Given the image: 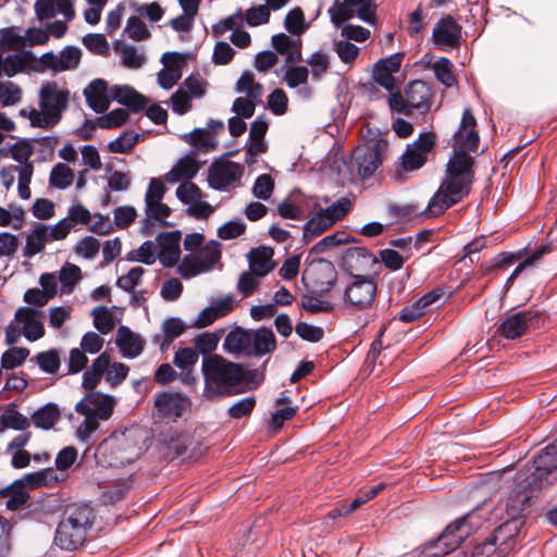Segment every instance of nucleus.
<instances>
[{"instance_id":"f257e3e1","label":"nucleus","mask_w":557,"mask_h":557,"mask_svg":"<svg viewBox=\"0 0 557 557\" xmlns=\"http://www.w3.org/2000/svg\"><path fill=\"white\" fill-rule=\"evenodd\" d=\"M475 126L476 120L471 109H465L460 126L454 135V151L445 177L424 211L428 218L441 215L469 195L474 180V160L467 151L475 152L479 148L480 137Z\"/></svg>"},{"instance_id":"f03ea898","label":"nucleus","mask_w":557,"mask_h":557,"mask_svg":"<svg viewBox=\"0 0 557 557\" xmlns=\"http://www.w3.org/2000/svg\"><path fill=\"white\" fill-rule=\"evenodd\" d=\"M201 373L203 376L202 396L207 400L212 401L245 392L243 386L244 366L230 361L221 355L203 357Z\"/></svg>"},{"instance_id":"7ed1b4c3","label":"nucleus","mask_w":557,"mask_h":557,"mask_svg":"<svg viewBox=\"0 0 557 557\" xmlns=\"http://www.w3.org/2000/svg\"><path fill=\"white\" fill-rule=\"evenodd\" d=\"M70 96V90L61 87L57 82H46L40 86L38 94L39 110L32 109L27 112L23 109L21 114L27 116L34 127H53L60 123L63 113L67 110Z\"/></svg>"},{"instance_id":"20e7f679","label":"nucleus","mask_w":557,"mask_h":557,"mask_svg":"<svg viewBox=\"0 0 557 557\" xmlns=\"http://www.w3.org/2000/svg\"><path fill=\"white\" fill-rule=\"evenodd\" d=\"M94 522V512L88 505H73L65 510L64 518L59 522L54 534V544L64 550H75L81 547L87 535V530Z\"/></svg>"},{"instance_id":"39448f33","label":"nucleus","mask_w":557,"mask_h":557,"mask_svg":"<svg viewBox=\"0 0 557 557\" xmlns=\"http://www.w3.org/2000/svg\"><path fill=\"white\" fill-rule=\"evenodd\" d=\"M540 474L539 469L533 463L525 465L518 472L516 486L506 500V513L509 519H522L521 515L531 505L532 498L537 497L543 488L553 484L548 478L543 480L542 483L535 481V478ZM543 476L546 475L543 474Z\"/></svg>"},{"instance_id":"423d86ee","label":"nucleus","mask_w":557,"mask_h":557,"mask_svg":"<svg viewBox=\"0 0 557 557\" xmlns=\"http://www.w3.org/2000/svg\"><path fill=\"white\" fill-rule=\"evenodd\" d=\"M480 524L476 512H468L448 524L436 539L426 543L423 553L426 557L445 556L455 550Z\"/></svg>"},{"instance_id":"0eeeda50","label":"nucleus","mask_w":557,"mask_h":557,"mask_svg":"<svg viewBox=\"0 0 557 557\" xmlns=\"http://www.w3.org/2000/svg\"><path fill=\"white\" fill-rule=\"evenodd\" d=\"M388 149V143L384 138H376L355 148L349 169L361 180L371 177L383 163Z\"/></svg>"},{"instance_id":"6e6552de","label":"nucleus","mask_w":557,"mask_h":557,"mask_svg":"<svg viewBox=\"0 0 557 557\" xmlns=\"http://www.w3.org/2000/svg\"><path fill=\"white\" fill-rule=\"evenodd\" d=\"M377 293V282L374 275L350 276L343 292L344 307L351 312L371 308Z\"/></svg>"},{"instance_id":"1a4fd4ad","label":"nucleus","mask_w":557,"mask_h":557,"mask_svg":"<svg viewBox=\"0 0 557 557\" xmlns=\"http://www.w3.org/2000/svg\"><path fill=\"white\" fill-rule=\"evenodd\" d=\"M435 146L436 135L433 132L420 134L417 140L407 145L405 152L401 154V169L409 172L422 168L426 163L428 157Z\"/></svg>"},{"instance_id":"9d476101","label":"nucleus","mask_w":557,"mask_h":557,"mask_svg":"<svg viewBox=\"0 0 557 557\" xmlns=\"http://www.w3.org/2000/svg\"><path fill=\"white\" fill-rule=\"evenodd\" d=\"M189 406L190 400L184 394L177 392H161L154 396L153 418L159 421H176Z\"/></svg>"},{"instance_id":"9b49d317","label":"nucleus","mask_w":557,"mask_h":557,"mask_svg":"<svg viewBox=\"0 0 557 557\" xmlns=\"http://www.w3.org/2000/svg\"><path fill=\"white\" fill-rule=\"evenodd\" d=\"M379 264V259L366 247H348L342 255V268L349 274L371 275L369 272Z\"/></svg>"},{"instance_id":"f8f14e48","label":"nucleus","mask_w":557,"mask_h":557,"mask_svg":"<svg viewBox=\"0 0 557 557\" xmlns=\"http://www.w3.org/2000/svg\"><path fill=\"white\" fill-rule=\"evenodd\" d=\"M432 40L441 50L455 49L462 42V26L447 14L438 20L432 32Z\"/></svg>"},{"instance_id":"ddd939ff","label":"nucleus","mask_w":557,"mask_h":557,"mask_svg":"<svg viewBox=\"0 0 557 557\" xmlns=\"http://www.w3.org/2000/svg\"><path fill=\"white\" fill-rule=\"evenodd\" d=\"M112 396L91 391L76 404L75 411L79 414H89L100 420H108L113 411Z\"/></svg>"},{"instance_id":"4468645a","label":"nucleus","mask_w":557,"mask_h":557,"mask_svg":"<svg viewBox=\"0 0 557 557\" xmlns=\"http://www.w3.org/2000/svg\"><path fill=\"white\" fill-rule=\"evenodd\" d=\"M244 173V166L233 161L213 163L208 172V183L216 190H224L237 182Z\"/></svg>"},{"instance_id":"2eb2a0df","label":"nucleus","mask_w":557,"mask_h":557,"mask_svg":"<svg viewBox=\"0 0 557 557\" xmlns=\"http://www.w3.org/2000/svg\"><path fill=\"white\" fill-rule=\"evenodd\" d=\"M539 313L531 310H524L509 315L505 319L496 330V333L506 339H517L525 334V332L534 326Z\"/></svg>"},{"instance_id":"dca6fc26","label":"nucleus","mask_w":557,"mask_h":557,"mask_svg":"<svg viewBox=\"0 0 557 557\" xmlns=\"http://www.w3.org/2000/svg\"><path fill=\"white\" fill-rule=\"evenodd\" d=\"M181 237L180 231L164 232L157 236V243L160 247L158 258L165 268H172L178 262Z\"/></svg>"},{"instance_id":"f3484780","label":"nucleus","mask_w":557,"mask_h":557,"mask_svg":"<svg viewBox=\"0 0 557 557\" xmlns=\"http://www.w3.org/2000/svg\"><path fill=\"white\" fill-rule=\"evenodd\" d=\"M524 521L522 519H507L497 527L488 536L494 541L507 555L516 545V537L519 534Z\"/></svg>"},{"instance_id":"a211bd4d","label":"nucleus","mask_w":557,"mask_h":557,"mask_svg":"<svg viewBox=\"0 0 557 557\" xmlns=\"http://www.w3.org/2000/svg\"><path fill=\"white\" fill-rule=\"evenodd\" d=\"M532 463L541 473L535 478V481L542 483L543 474L546 475L545 479L548 478L553 483L557 481V440L534 456Z\"/></svg>"},{"instance_id":"6ab92c4d","label":"nucleus","mask_w":557,"mask_h":557,"mask_svg":"<svg viewBox=\"0 0 557 557\" xmlns=\"http://www.w3.org/2000/svg\"><path fill=\"white\" fill-rule=\"evenodd\" d=\"M38 315L39 312L29 307H21L15 312V321L23 324V334L32 342L45 335V327Z\"/></svg>"},{"instance_id":"aec40b11","label":"nucleus","mask_w":557,"mask_h":557,"mask_svg":"<svg viewBox=\"0 0 557 557\" xmlns=\"http://www.w3.org/2000/svg\"><path fill=\"white\" fill-rule=\"evenodd\" d=\"M88 106L97 113H104L110 106L108 84L104 79L96 78L84 89Z\"/></svg>"},{"instance_id":"412c9836","label":"nucleus","mask_w":557,"mask_h":557,"mask_svg":"<svg viewBox=\"0 0 557 557\" xmlns=\"http://www.w3.org/2000/svg\"><path fill=\"white\" fill-rule=\"evenodd\" d=\"M110 97L116 102L129 108L133 112H139L145 109L148 100L145 96L137 92L129 86H113L110 89Z\"/></svg>"},{"instance_id":"4be33fe9","label":"nucleus","mask_w":557,"mask_h":557,"mask_svg":"<svg viewBox=\"0 0 557 557\" xmlns=\"http://www.w3.org/2000/svg\"><path fill=\"white\" fill-rule=\"evenodd\" d=\"M115 343L123 356L128 358L139 356L145 347V341L124 325L117 329Z\"/></svg>"},{"instance_id":"5701e85b","label":"nucleus","mask_w":557,"mask_h":557,"mask_svg":"<svg viewBox=\"0 0 557 557\" xmlns=\"http://www.w3.org/2000/svg\"><path fill=\"white\" fill-rule=\"evenodd\" d=\"M274 251L270 247L253 248L248 253L249 271L258 277H264L270 273L275 264L272 262Z\"/></svg>"},{"instance_id":"b1692460","label":"nucleus","mask_w":557,"mask_h":557,"mask_svg":"<svg viewBox=\"0 0 557 557\" xmlns=\"http://www.w3.org/2000/svg\"><path fill=\"white\" fill-rule=\"evenodd\" d=\"M252 334L242 327H235L225 337L223 348L231 354L252 355L251 351Z\"/></svg>"},{"instance_id":"393cba45","label":"nucleus","mask_w":557,"mask_h":557,"mask_svg":"<svg viewBox=\"0 0 557 557\" xmlns=\"http://www.w3.org/2000/svg\"><path fill=\"white\" fill-rule=\"evenodd\" d=\"M146 218L143 221L141 232L144 235L152 234V221L159 222L162 226H169L165 221L172 213L171 208L162 201L145 203Z\"/></svg>"},{"instance_id":"a878e982","label":"nucleus","mask_w":557,"mask_h":557,"mask_svg":"<svg viewBox=\"0 0 557 557\" xmlns=\"http://www.w3.org/2000/svg\"><path fill=\"white\" fill-rule=\"evenodd\" d=\"M407 102L411 109H428L430 89L422 81H413L405 89Z\"/></svg>"},{"instance_id":"bb28decb","label":"nucleus","mask_w":557,"mask_h":557,"mask_svg":"<svg viewBox=\"0 0 557 557\" xmlns=\"http://www.w3.org/2000/svg\"><path fill=\"white\" fill-rule=\"evenodd\" d=\"M61 412L55 404L49 403L37 409L30 417L36 428L50 430L59 421Z\"/></svg>"},{"instance_id":"cd10ccee","label":"nucleus","mask_w":557,"mask_h":557,"mask_svg":"<svg viewBox=\"0 0 557 557\" xmlns=\"http://www.w3.org/2000/svg\"><path fill=\"white\" fill-rule=\"evenodd\" d=\"M334 225L332 218L329 216L322 208L309 219L304 225V238L309 242L315 236L321 235Z\"/></svg>"},{"instance_id":"c85d7f7f","label":"nucleus","mask_w":557,"mask_h":557,"mask_svg":"<svg viewBox=\"0 0 557 557\" xmlns=\"http://www.w3.org/2000/svg\"><path fill=\"white\" fill-rule=\"evenodd\" d=\"M182 138L190 146L197 148L201 152H210L218 146V141L210 131L205 128H195L193 132L185 134Z\"/></svg>"},{"instance_id":"c756f323","label":"nucleus","mask_w":557,"mask_h":557,"mask_svg":"<svg viewBox=\"0 0 557 557\" xmlns=\"http://www.w3.org/2000/svg\"><path fill=\"white\" fill-rule=\"evenodd\" d=\"M0 495L7 497V508L10 510H16L24 506L29 496L25 491V486L22 481H15L11 485L0 490Z\"/></svg>"},{"instance_id":"7c9ffc66","label":"nucleus","mask_w":557,"mask_h":557,"mask_svg":"<svg viewBox=\"0 0 557 557\" xmlns=\"http://www.w3.org/2000/svg\"><path fill=\"white\" fill-rule=\"evenodd\" d=\"M252 355L261 356L273 351L276 348V339L272 330L267 327L258 329L252 336Z\"/></svg>"},{"instance_id":"2f4dec72","label":"nucleus","mask_w":557,"mask_h":557,"mask_svg":"<svg viewBox=\"0 0 557 557\" xmlns=\"http://www.w3.org/2000/svg\"><path fill=\"white\" fill-rule=\"evenodd\" d=\"M48 242L49 240L46 235L45 224H36L34 230L26 237L24 256L32 258L33 256L41 252L45 249L46 243Z\"/></svg>"},{"instance_id":"473e14b6","label":"nucleus","mask_w":557,"mask_h":557,"mask_svg":"<svg viewBox=\"0 0 557 557\" xmlns=\"http://www.w3.org/2000/svg\"><path fill=\"white\" fill-rule=\"evenodd\" d=\"M81 278V268L73 263H65L60 270L58 277L61 283V293L71 294Z\"/></svg>"},{"instance_id":"72a5a7b5","label":"nucleus","mask_w":557,"mask_h":557,"mask_svg":"<svg viewBox=\"0 0 557 557\" xmlns=\"http://www.w3.org/2000/svg\"><path fill=\"white\" fill-rule=\"evenodd\" d=\"M1 430L13 429L25 431L30 425V420L15 410L14 406H9L0 417Z\"/></svg>"},{"instance_id":"f704fd0d","label":"nucleus","mask_w":557,"mask_h":557,"mask_svg":"<svg viewBox=\"0 0 557 557\" xmlns=\"http://www.w3.org/2000/svg\"><path fill=\"white\" fill-rule=\"evenodd\" d=\"M74 181L73 170L65 163L55 164L50 173L49 184L59 189H65Z\"/></svg>"},{"instance_id":"c9c22d12","label":"nucleus","mask_w":557,"mask_h":557,"mask_svg":"<svg viewBox=\"0 0 557 557\" xmlns=\"http://www.w3.org/2000/svg\"><path fill=\"white\" fill-rule=\"evenodd\" d=\"M431 67L434 71L435 77L446 87H451L456 84L453 63L447 58H441Z\"/></svg>"},{"instance_id":"e433bc0d","label":"nucleus","mask_w":557,"mask_h":557,"mask_svg":"<svg viewBox=\"0 0 557 557\" xmlns=\"http://www.w3.org/2000/svg\"><path fill=\"white\" fill-rule=\"evenodd\" d=\"M138 138L137 133L125 132L108 144V150L112 153H126L137 144Z\"/></svg>"},{"instance_id":"4c0bfd02","label":"nucleus","mask_w":557,"mask_h":557,"mask_svg":"<svg viewBox=\"0 0 557 557\" xmlns=\"http://www.w3.org/2000/svg\"><path fill=\"white\" fill-rule=\"evenodd\" d=\"M127 119V110L119 108L97 119V124L102 129H110L122 126Z\"/></svg>"},{"instance_id":"58836bf2","label":"nucleus","mask_w":557,"mask_h":557,"mask_svg":"<svg viewBox=\"0 0 557 557\" xmlns=\"http://www.w3.org/2000/svg\"><path fill=\"white\" fill-rule=\"evenodd\" d=\"M94 325L101 334H108L114 329L112 313L107 307H97L92 310Z\"/></svg>"},{"instance_id":"ea45409f","label":"nucleus","mask_w":557,"mask_h":557,"mask_svg":"<svg viewBox=\"0 0 557 557\" xmlns=\"http://www.w3.org/2000/svg\"><path fill=\"white\" fill-rule=\"evenodd\" d=\"M36 361L39 368L49 374L57 373L61 364L60 356L54 349L39 352L36 356Z\"/></svg>"},{"instance_id":"a19ab883","label":"nucleus","mask_w":557,"mask_h":557,"mask_svg":"<svg viewBox=\"0 0 557 557\" xmlns=\"http://www.w3.org/2000/svg\"><path fill=\"white\" fill-rule=\"evenodd\" d=\"M145 269L141 267L132 268L127 274L122 275L116 281V286L124 292L133 293L134 288L141 283Z\"/></svg>"},{"instance_id":"79ce46f5","label":"nucleus","mask_w":557,"mask_h":557,"mask_svg":"<svg viewBox=\"0 0 557 557\" xmlns=\"http://www.w3.org/2000/svg\"><path fill=\"white\" fill-rule=\"evenodd\" d=\"M349 243V236L345 232H336L323 237L312 248V253H323L332 247Z\"/></svg>"},{"instance_id":"37998d69","label":"nucleus","mask_w":557,"mask_h":557,"mask_svg":"<svg viewBox=\"0 0 557 557\" xmlns=\"http://www.w3.org/2000/svg\"><path fill=\"white\" fill-rule=\"evenodd\" d=\"M274 190V181L270 174L259 175L252 186V195L262 200H268Z\"/></svg>"},{"instance_id":"c03bdc74","label":"nucleus","mask_w":557,"mask_h":557,"mask_svg":"<svg viewBox=\"0 0 557 557\" xmlns=\"http://www.w3.org/2000/svg\"><path fill=\"white\" fill-rule=\"evenodd\" d=\"M22 98L21 88L11 81L0 83V103L4 107L17 103Z\"/></svg>"},{"instance_id":"a18cd8bd","label":"nucleus","mask_w":557,"mask_h":557,"mask_svg":"<svg viewBox=\"0 0 557 557\" xmlns=\"http://www.w3.org/2000/svg\"><path fill=\"white\" fill-rule=\"evenodd\" d=\"M129 261H137L145 264H152L156 261V246L152 242L143 243L138 249L128 253Z\"/></svg>"},{"instance_id":"49530a36","label":"nucleus","mask_w":557,"mask_h":557,"mask_svg":"<svg viewBox=\"0 0 557 557\" xmlns=\"http://www.w3.org/2000/svg\"><path fill=\"white\" fill-rule=\"evenodd\" d=\"M259 278L260 277L251 271H245L240 274L237 282V290L243 298H247L258 290L260 285Z\"/></svg>"},{"instance_id":"de8ad7c7","label":"nucleus","mask_w":557,"mask_h":557,"mask_svg":"<svg viewBox=\"0 0 557 557\" xmlns=\"http://www.w3.org/2000/svg\"><path fill=\"white\" fill-rule=\"evenodd\" d=\"M256 404H257V400L252 396L243 398V399L236 401L235 404H233L227 409V414L230 418L237 419V420L242 419V418L249 417L251 414V412L253 411Z\"/></svg>"},{"instance_id":"09e8293b","label":"nucleus","mask_w":557,"mask_h":557,"mask_svg":"<svg viewBox=\"0 0 557 557\" xmlns=\"http://www.w3.org/2000/svg\"><path fill=\"white\" fill-rule=\"evenodd\" d=\"M28 354L29 351L26 348H10L2 354L1 367L3 369H14L25 361Z\"/></svg>"},{"instance_id":"8fccbe9b","label":"nucleus","mask_w":557,"mask_h":557,"mask_svg":"<svg viewBox=\"0 0 557 557\" xmlns=\"http://www.w3.org/2000/svg\"><path fill=\"white\" fill-rule=\"evenodd\" d=\"M205 271L210 270L221 258L219 244L213 242L205 246L196 257Z\"/></svg>"},{"instance_id":"3c124183","label":"nucleus","mask_w":557,"mask_h":557,"mask_svg":"<svg viewBox=\"0 0 557 557\" xmlns=\"http://www.w3.org/2000/svg\"><path fill=\"white\" fill-rule=\"evenodd\" d=\"M507 554L487 536L482 543L474 546L470 557H506Z\"/></svg>"},{"instance_id":"603ef678","label":"nucleus","mask_w":557,"mask_h":557,"mask_svg":"<svg viewBox=\"0 0 557 557\" xmlns=\"http://www.w3.org/2000/svg\"><path fill=\"white\" fill-rule=\"evenodd\" d=\"M199 359V355L195 348H180L173 358V363L181 370H187L194 367Z\"/></svg>"},{"instance_id":"864d4df0","label":"nucleus","mask_w":557,"mask_h":557,"mask_svg":"<svg viewBox=\"0 0 557 557\" xmlns=\"http://www.w3.org/2000/svg\"><path fill=\"white\" fill-rule=\"evenodd\" d=\"M220 337L215 333H202L195 337V349L202 355H211L218 347Z\"/></svg>"},{"instance_id":"5fc2aeb1","label":"nucleus","mask_w":557,"mask_h":557,"mask_svg":"<svg viewBox=\"0 0 557 557\" xmlns=\"http://www.w3.org/2000/svg\"><path fill=\"white\" fill-rule=\"evenodd\" d=\"M125 32L131 39L137 41L146 40L151 36L146 24L138 16H131L127 20Z\"/></svg>"},{"instance_id":"6e6d98bb","label":"nucleus","mask_w":557,"mask_h":557,"mask_svg":"<svg viewBox=\"0 0 557 557\" xmlns=\"http://www.w3.org/2000/svg\"><path fill=\"white\" fill-rule=\"evenodd\" d=\"M309 70L306 66H289L284 74V81L289 88H296L308 82Z\"/></svg>"},{"instance_id":"4d7b16f0","label":"nucleus","mask_w":557,"mask_h":557,"mask_svg":"<svg viewBox=\"0 0 557 557\" xmlns=\"http://www.w3.org/2000/svg\"><path fill=\"white\" fill-rule=\"evenodd\" d=\"M352 202L347 197H342L327 208H322V210L332 218V222L335 224L337 221L344 219L347 213L351 210Z\"/></svg>"},{"instance_id":"13d9d810","label":"nucleus","mask_w":557,"mask_h":557,"mask_svg":"<svg viewBox=\"0 0 557 557\" xmlns=\"http://www.w3.org/2000/svg\"><path fill=\"white\" fill-rule=\"evenodd\" d=\"M176 196L183 203L191 205L201 199L202 193L195 183L185 182L177 187Z\"/></svg>"},{"instance_id":"bf43d9fd","label":"nucleus","mask_w":557,"mask_h":557,"mask_svg":"<svg viewBox=\"0 0 557 557\" xmlns=\"http://www.w3.org/2000/svg\"><path fill=\"white\" fill-rule=\"evenodd\" d=\"M334 50L344 63H352L359 55V48L348 40L342 39L334 42Z\"/></svg>"},{"instance_id":"052dcab7","label":"nucleus","mask_w":557,"mask_h":557,"mask_svg":"<svg viewBox=\"0 0 557 557\" xmlns=\"http://www.w3.org/2000/svg\"><path fill=\"white\" fill-rule=\"evenodd\" d=\"M351 5L339 3L338 0L329 9V14L332 23L339 27L344 22L350 20L354 16Z\"/></svg>"},{"instance_id":"680f3d73","label":"nucleus","mask_w":557,"mask_h":557,"mask_svg":"<svg viewBox=\"0 0 557 557\" xmlns=\"http://www.w3.org/2000/svg\"><path fill=\"white\" fill-rule=\"evenodd\" d=\"M277 213L283 219L301 220L304 219L302 208L293 199L285 198L277 205Z\"/></svg>"},{"instance_id":"e2e57ef3","label":"nucleus","mask_w":557,"mask_h":557,"mask_svg":"<svg viewBox=\"0 0 557 557\" xmlns=\"http://www.w3.org/2000/svg\"><path fill=\"white\" fill-rule=\"evenodd\" d=\"M288 98L283 89L273 90L268 98V108L275 115H282L287 111Z\"/></svg>"},{"instance_id":"0e129e2a","label":"nucleus","mask_w":557,"mask_h":557,"mask_svg":"<svg viewBox=\"0 0 557 557\" xmlns=\"http://www.w3.org/2000/svg\"><path fill=\"white\" fill-rule=\"evenodd\" d=\"M114 223L117 228L128 227L137 216V211L132 206H121L114 209Z\"/></svg>"},{"instance_id":"69168bd1","label":"nucleus","mask_w":557,"mask_h":557,"mask_svg":"<svg viewBox=\"0 0 557 557\" xmlns=\"http://www.w3.org/2000/svg\"><path fill=\"white\" fill-rule=\"evenodd\" d=\"M295 331L297 335L304 341L311 343H318L323 338L324 331L320 326H314L306 322H299L296 324Z\"/></svg>"},{"instance_id":"338daca9","label":"nucleus","mask_w":557,"mask_h":557,"mask_svg":"<svg viewBox=\"0 0 557 557\" xmlns=\"http://www.w3.org/2000/svg\"><path fill=\"white\" fill-rule=\"evenodd\" d=\"M12 523L0 517V557H9L12 550L11 531Z\"/></svg>"},{"instance_id":"774afa93","label":"nucleus","mask_w":557,"mask_h":557,"mask_svg":"<svg viewBox=\"0 0 557 557\" xmlns=\"http://www.w3.org/2000/svg\"><path fill=\"white\" fill-rule=\"evenodd\" d=\"M305 15L300 8L290 10L284 20L285 28L293 35H299L302 30Z\"/></svg>"}]
</instances>
